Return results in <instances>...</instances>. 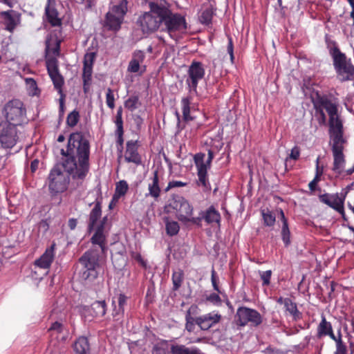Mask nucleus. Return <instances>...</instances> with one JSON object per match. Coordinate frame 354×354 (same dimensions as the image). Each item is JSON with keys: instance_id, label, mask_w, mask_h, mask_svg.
Returning a JSON list of instances; mask_svg holds the SVG:
<instances>
[{"instance_id": "1", "label": "nucleus", "mask_w": 354, "mask_h": 354, "mask_svg": "<svg viewBox=\"0 0 354 354\" xmlns=\"http://www.w3.org/2000/svg\"><path fill=\"white\" fill-rule=\"evenodd\" d=\"M136 25L143 34H151L159 28L170 35L187 29L185 18L178 13H173L165 6L158 2L149 3V11L141 14L137 19Z\"/></svg>"}, {"instance_id": "2", "label": "nucleus", "mask_w": 354, "mask_h": 354, "mask_svg": "<svg viewBox=\"0 0 354 354\" xmlns=\"http://www.w3.org/2000/svg\"><path fill=\"white\" fill-rule=\"evenodd\" d=\"M62 167L73 180L83 181L89 171L90 143L81 132L72 133L62 149Z\"/></svg>"}, {"instance_id": "3", "label": "nucleus", "mask_w": 354, "mask_h": 354, "mask_svg": "<svg viewBox=\"0 0 354 354\" xmlns=\"http://www.w3.org/2000/svg\"><path fill=\"white\" fill-rule=\"evenodd\" d=\"M99 250L91 248L79 259L81 269L78 272L80 279L86 284L93 282L99 275L100 269Z\"/></svg>"}, {"instance_id": "4", "label": "nucleus", "mask_w": 354, "mask_h": 354, "mask_svg": "<svg viewBox=\"0 0 354 354\" xmlns=\"http://www.w3.org/2000/svg\"><path fill=\"white\" fill-rule=\"evenodd\" d=\"M167 207L175 211L176 218L183 224L192 223L198 227H202V218L192 216L194 207L185 198L182 196L173 198Z\"/></svg>"}, {"instance_id": "5", "label": "nucleus", "mask_w": 354, "mask_h": 354, "mask_svg": "<svg viewBox=\"0 0 354 354\" xmlns=\"http://www.w3.org/2000/svg\"><path fill=\"white\" fill-rule=\"evenodd\" d=\"M5 118L3 122L15 126H21L27 120L26 108L24 103L19 99H12L7 102L2 109Z\"/></svg>"}, {"instance_id": "6", "label": "nucleus", "mask_w": 354, "mask_h": 354, "mask_svg": "<svg viewBox=\"0 0 354 354\" xmlns=\"http://www.w3.org/2000/svg\"><path fill=\"white\" fill-rule=\"evenodd\" d=\"M333 66L335 70L337 79L343 82L354 79V66L351 59H348L346 55L339 49H334Z\"/></svg>"}, {"instance_id": "7", "label": "nucleus", "mask_w": 354, "mask_h": 354, "mask_svg": "<svg viewBox=\"0 0 354 354\" xmlns=\"http://www.w3.org/2000/svg\"><path fill=\"white\" fill-rule=\"evenodd\" d=\"M127 4V0H120L118 5L112 6L105 15L104 27L109 30L118 31L128 10Z\"/></svg>"}, {"instance_id": "8", "label": "nucleus", "mask_w": 354, "mask_h": 354, "mask_svg": "<svg viewBox=\"0 0 354 354\" xmlns=\"http://www.w3.org/2000/svg\"><path fill=\"white\" fill-rule=\"evenodd\" d=\"M70 182L69 176L64 173L59 166L51 169L48 177V186L49 192L57 194L65 192Z\"/></svg>"}, {"instance_id": "9", "label": "nucleus", "mask_w": 354, "mask_h": 354, "mask_svg": "<svg viewBox=\"0 0 354 354\" xmlns=\"http://www.w3.org/2000/svg\"><path fill=\"white\" fill-rule=\"evenodd\" d=\"M235 322L240 327L245 326L248 324L256 327L262 323V317L257 310L241 306L237 308Z\"/></svg>"}, {"instance_id": "10", "label": "nucleus", "mask_w": 354, "mask_h": 354, "mask_svg": "<svg viewBox=\"0 0 354 354\" xmlns=\"http://www.w3.org/2000/svg\"><path fill=\"white\" fill-rule=\"evenodd\" d=\"M205 154L204 153H197L194 156V161L197 169V185L202 187L204 192H207L211 190V185L207 174V170L211 166L206 162H205Z\"/></svg>"}, {"instance_id": "11", "label": "nucleus", "mask_w": 354, "mask_h": 354, "mask_svg": "<svg viewBox=\"0 0 354 354\" xmlns=\"http://www.w3.org/2000/svg\"><path fill=\"white\" fill-rule=\"evenodd\" d=\"M17 126L8 122L0 123V145L3 149H12L17 144L19 136Z\"/></svg>"}, {"instance_id": "12", "label": "nucleus", "mask_w": 354, "mask_h": 354, "mask_svg": "<svg viewBox=\"0 0 354 354\" xmlns=\"http://www.w3.org/2000/svg\"><path fill=\"white\" fill-rule=\"evenodd\" d=\"M346 193L340 194L325 193L319 195V200L321 203L331 207L338 212L344 221H346V214L344 211V202Z\"/></svg>"}, {"instance_id": "13", "label": "nucleus", "mask_w": 354, "mask_h": 354, "mask_svg": "<svg viewBox=\"0 0 354 354\" xmlns=\"http://www.w3.org/2000/svg\"><path fill=\"white\" fill-rule=\"evenodd\" d=\"M205 74V71L203 64L200 62L193 61L187 71L188 77L186 80L190 93L194 92L195 94H198V82L204 77Z\"/></svg>"}, {"instance_id": "14", "label": "nucleus", "mask_w": 354, "mask_h": 354, "mask_svg": "<svg viewBox=\"0 0 354 354\" xmlns=\"http://www.w3.org/2000/svg\"><path fill=\"white\" fill-rule=\"evenodd\" d=\"M48 73L53 83L54 88L59 94L64 93L62 87L64 79L59 71L58 60L56 57H49L46 61Z\"/></svg>"}, {"instance_id": "15", "label": "nucleus", "mask_w": 354, "mask_h": 354, "mask_svg": "<svg viewBox=\"0 0 354 354\" xmlns=\"http://www.w3.org/2000/svg\"><path fill=\"white\" fill-rule=\"evenodd\" d=\"M221 315L218 312L212 311L196 317V324L201 330H207L219 323L221 320Z\"/></svg>"}, {"instance_id": "16", "label": "nucleus", "mask_w": 354, "mask_h": 354, "mask_svg": "<svg viewBox=\"0 0 354 354\" xmlns=\"http://www.w3.org/2000/svg\"><path fill=\"white\" fill-rule=\"evenodd\" d=\"M138 140H129L126 144L124 159L127 162H133L136 165L142 164V157L138 153Z\"/></svg>"}, {"instance_id": "17", "label": "nucleus", "mask_w": 354, "mask_h": 354, "mask_svg": "<svg viewBox=\"0 0 354 354\" xmlns=\"http://www.w3.org/2000/svg\"><path fill=\"white\" fill-rule=\"evenodd\" d=\"M0 16L3 20V24L6 30L12 32L20 21V15L13 10H9L0 12Z\"/></svg>"}, {"instance_id": "18", "label": "nucleus", "mask_w": 354, "mask_h": 354, "mask_svg": "<svg viewBox=\"0 0 354 354\" xmlns=\"http://www.w3.org/2000/svg\"><path fill=\"white\" fill-rule=\"evenodd\" d=\"M55 0H47L45 7V15L48 22L53 27H58L62 26V19L59 17V13L55 8Z\"/></svg>"}, {"instance_id": "19", "label": "nucleus", "mask_w": 354, "mask_h": 354, "mask_svg": "<svg viewBox=\"0 0 354 354\" xmlns=\"http://www.w3.org/2000/svg\"><path fill=\"white\" fill-rule=\"evenodd\" d=\"M55 243H53L39 259L35 261V266L40 268L48 269L55 258Z\"/></svg>"}, {"instance_id": "20", "label": "nucleus", "mask_w": 354, "mask_h": 354, "mask_svg": "<svg viewBox=\"0 0 354 354\" xmlns=\"http://www.w3.org/2000/svg\"><path fill=\"white\" fill-rule=\"evenodd\" d=\"M89 314L94 318L104 317L107 311V305L104 300L95 301L90 306L84 308Z\"/></svg>"}, {"instance_id": "21", "label": "nucleus", "mask_w": 354, "mask_h": 354, "mask_svg": "<svg viewBox=\"0 0 354 354\" xmlns=\"http://www.w3.org/2000/svg\"><path fill=\"white\" fill-rule=\"evenodd\" d=\"M322 319L317 328V337L320 339L323 337L328 336L330 338L334 337V332L332 324L328 322L324 315H322Z\"/></svg>"}, {"instance_id": "22", "label": "nucleus", "mask_w": 354, "mask_h": 354, "mask_svg": "<svg viewBox=\"0 0 354 354\" xmlns=\"http://www.w3.org/2000/svg\"><path fill=\"white\" fill-rule=\"evenodd\" d=\"M95 57L94 53H86L84 57L83 82H91L93 73V64Z\"/></svg>"}, {"instance_id": "23", "label": "nucleus", "mask_w": 354, "mask_h": 354, "mask_svg": "<svg viewBox=\"0 0 354 354\" xmlns=\"http://www.w3.org/2000/svg\"><path fill=\"white\" fill-rule=\"evenodd\" d=\"M106 236L105 233L95 232L91 238V242L93 245L91 248L95 247L99 250V254H104L106 250Z\"/></svg>"}, {"instance_id": "24", "label": "nucleus", "mask_w": 354, "mask_h": 354, "mask_svg": "<svg viewBox=\"0 0 354 354\" xmlns=\"http://www.w3.org/2000/svg\"><path fill=\"white\" fill-rule=\"evenodd\" d=\"M200 215H201L200 217L202 218V220L204 219L207 224L216 223L220 225L221 214L213 205H211L205 212H201Z\"/></svg>"}, {"instance_id": "25", "label": "nucleus", "mask_w": 354, "mask_h": 354, "mask_svg": "<svg viewBox=\"0 0 354 354\" xmlns=\"http://www.w3.org/2000/svg\"><path fill=\"white\" fill-rule=\"evenodd\" d=\"M170 354H201V351L196 347H187L184 344L177 343L169 345Z\"/></svg>"}, {"instance_id": "26", "label": "nucleus", "mask_w": 354, "mask_h": 354, "mask_svg": "<svg viewBox=\"0 0 354 354\" xmlns=\"http://www.w3.org/2000/svg\"><path fill=\"white\" fill-rule=\"evenodd\" d=\"M192 95H188L187 97H183L180 102L183 112V119L185 122H189L194 120V118L190 115V112L192 109L195 108V104H192Z\"/></svg>"}, {"instance_id": "27", "label": "nucleus", "mask_w": 354, "mask_h": 354, "mask_svg": "<svg viewBox=\"0 0 354 354\" xmlns=\"http://www.w3.org/2000/svg\"><path fill=\"white\" fill-rule=\"evenodd\" d=\"M102 215L101 200L96 199L94 207L90 212L88 219V230L91 231Z\"/></svg>"}, {"instance_id": "28", "label": "nucleus", "mask_w": 354, "mask_h": 354, "mask_svg": "<svg viewBox=\"0 0 354 354\" xmlns=\"http://www.w3.org/2000/svg\"><path fill=\"white\" fill-rule=\"evenodd\" d=\"M73 350L75 354H90V345L88 340L85 337H80L73 344Z\"/></svg>"}, {"instance_id": "29", "label": "nucleus", "mask_w": 354, "mask_h": 354, "mask_svg": "<svg viewBox=\"0 0 354 354\" xmlns=\"http://www.w3.org/2000/svg\"><path fill=\"white\" fill-rule=\"evenodd\" d=\"M148 189V195L151 196V197L158 198L160 196V188L159 186L158 171L157 170L153 171L152 182L151 183L149 184Z\"/></svg>"}, {"instance_id": "30", "label": "nucleus", "mask_w": 354, "mask_h": 354, "mask_svg": "<svg viewBox=\"0 0 354 354\" xmlns=\"http://www.w3.org/2000/svg\"><path fill=\"white\" fill-rule=\"evenodd\" d=\"M145 55L142 51H137L133 53V57L129 62L128 71L131 73H137L140 69V64L143 62Z\"/></svg>"}, {"instance_id": "31", "label": "nucleus", "mask_w": 354, "mask_h": 354, "mask_svg": "<svg viewBox=\"0 0 354 354\" xmlns=\"http://www.w3.org/2000/svg\"><path fill=\"white\" fill-rule=\"evenodd\" d=\"M198 310V307L196 305H192L189 309L187 310L185 315V328L189 332H193L195 329V324L196 318H194L192 316V314H194L196 313Z\"/></svg>"}, {"instance_id": "32", "label": "nucleus", "mask_w": 354, "mask_h": 354, "mask_svg": "<svg viewBox=\"0 0 354 354\" xmlns=\"http://www.w3.org/2000/svg\"><path fill=\"white\" fill-rule=\"evenodd\" d=\"M261 214L263 221V225L267 227L274 226L276 222L275 214L270 210L268 208L263 209L261 210Z\"/></svg>"}, {"instance_id": "33", "label": "nucleus", "mask_w": 354, "mask_h": 354, "mask_svg": "<svg viewBox=\"0 0 354 354\" xmlns=\"http://www.w3.org/2000/svg\"><path fill=\"white\" fill-rule=\"evenodd\" d=\"M164 220L167 234L170 236L176 235L180 230L178 223L177 221H171L167 217L165 218Z\"/></svg>"}, {"instance_id": "34", "label": "nucleus", "mask_w": 354, "mask_h": 354, "mask_svg": "<svg viewBox=\"0 0 354 354\" xmlns=\"http://www.w3.org/2000/svg\"><path fill=\"white\" fill-rule=\"evenodd\" d=\"M286 310L288 311L297 320L300 319L301 313L299 311L296 303L293 302L290 298H286L284 306Z\"/></svg>"}, {"instance_id": "35", "label": "nucleus", "mask_w": 354, "mask_h": 354, "mask_svg": "<svg viewBox=\"0 0 354 354\" xmlns=\"http://www.w3.org/2000/svg\"><path fill=\"white\" fill-rule=\"evenodd\" d=\"M173 290H178L182 286L184 280V272L181 269H178L172 273Z\"/></svg>"}, {"instance_id": "36", "label": "nucleus", "mask_w": 354, "mask_h": 354, "mask_svg": "<svg viewBox=\"0 0 354 354\" xmlns=\"http://www.w3.org/2000/svg\"><path fill=\"white\" fill-rule=\"evenodd\" d=\"M141 105L139 96L137 95H131L124 102V106L126 109L133 112Z\"/></svg>"}, {"instance_id": "37", "label": "nucleus", "mask_w": 354, "mask_h": 354, "mask_svg": "<svg viewBox=\"0 0 354 354\" xmlns=\"http://www.w3.org/2000/svg\"><path fill=\"white\" fill-rule=\"evenodd\" d=\"M281 236L285 246H288L291 243L290 231L289 229L288 222L282 223Z\"/></svg>"}, {"instance_id": "38", "label": "nucleus", "mask_w": 354, "mask_h": 354, "mask_svg": "<svg viewBox=\"0 0 354 354\" xmlns=\"http://www.w3.org/2000/svg\"><path fill=\"white\" fill-rule=\"evenodd\" d=\"M314 106L315 110V117L317 121L320 126H325L326 124V116L324 110L322 107L318 106L316 102L314 103Z\"/></svg>"}, {"instance_id": "39", "label": "nucleus", "mask_w": 354, "mask_h": 354, "mask_svg": "<svg viewBox=\"0 0 354 354\" xmlns=\"http://www.w3.org/2000/svg\"><path fill=\"white\" fill-rule=\"evenodd\" d=\"M64 330V326L59 322H55L48 328V332L50 333V337H55L58 338V335H60Z\"/></svg>"}, {"instance_id": "40", "label": "nucleus", "mask_w": 354, "mask_h": 354, "mask_svg": "<svg viewBox=\"0 0 354 354\" xmlns=\"http://www.w3.org/2000/svg\"><path fill=\"white\" fill-rule=\"evenodd\" d=\"M80 113L77 110H73L66 118V124L70 127H74L80 120Z\"/></svg>"}, {"instance_id": "41", "label": "nucleus", "mask_w": 354, "mask_h": 354, "mask_svg": "<svg viewBox=\"0 0 354 354\" xmlns=\"http://www.w3.org/2000/svg\"><path fill=\"white\" fill-rule=\"evenodd\" d=\"M113 310L111 313V315L113 321L119 322L122 321L124 315V309H121L118 306H116L115 301H112Z\"/></svg>"}, {"instance_id": "42", "label": "nucleus", "mask_w": 354, "mask_h": 354, "mask_svg": "<svg viewBox=\"0 0 354 354\" xmlns=\"http://www.w3.org/2000/svg\"><path fill=\"white\" fill-rule=\"evenodd\" d=\"M152 354H170L169 345L166 342H161L155 345L153 348Z\"/></svg>"}, {"instance_id": "43", "label": "nucleus", "mask_w": 354, "mask_h": 354, "mask_svg": "<svg viewBox=\"0 0 354 354\" xmlns=\"http://www.w3.org/2000/svg\"><path fill=\"white\" fill-rule=\"evenodd\" d=\"M212 17H213L212 9L207 8L202 12V13L199 17V20L201 24L207 25L212 22Z\"/></svg>"}, {"instance_id": "44", "label": "nucleus", "mask_w": 354, "mask_h": 354, "mask_svg": "<svg viewBox=\"0 0 354 354\" xmlns=\"http://www.w3.org/2000/svg\"><path fill=\"white\" fill-rule=\"evenodd\" d=\"M330 339L335 341L336 349H347L346 345L342 340L341 328L337 329V335L334 334V337Z\"/></svg>"}, {"instance_id": "45", "label": "nucleus", "mask_w": 354, "mask_h": 354, "mask_svg": "<svg viewBox=\"0 0 354 354\" xmlns=\"http://www.w3.org/2000/svg\"><path fill=\"white\" fill-rule=\"evenodd\" d=\"M129 189L127 183L125 180H120L116 184L115 194L118 196H122L126 194Z\"/></svg>"}, {"instance_id": "46", "label": "nucleus", "mask_w": 354, "mask_h": 354, "mask_svg": "<svg viewBox=\"0 0 354 354\" xmlns=\"http://www.w3.org/2000/svg\"><path fill=\"white\" fill-rule=\"evenodd\" d=\"M122 112H123L122 107V106L118 107L117 109L115 119L114 121V122L116 125V127H117L115 131L124 130Z\"/></svg>"}, {"instance_id": "47", "label": "nucleus", "mask_w": 354, "mask_h": 354, "mask_svg": "<svg viewBox=\"0 0 354 354\" xmlns=\"http://www.w3.org/2000/svg\"><path fill=\"white\" fill-rule=\"evenodd\" d=\"M272 270L259 271L261 279L263 281L262 285L268 286L270 284V279L272 277Z\"/></svg>"}, {"instance_id": "48", "label": "nucleus", "mask_w": 354, "mask_h": 354, "mask_svg": "<svg viewBox=\"0 0 354 354\" xmlns=\"http://www.w3.org/2000/svg\"><path fill=\"white\" fill-rule=\"evenodd\" d=\"M106 103L107 106L111 109L115 107V98L113 91L111 88H108L106 91Z\"/></svg>"}, {"instance_id": "49", "label": "nucleus", "mask_w": 354, "mask_h": 354, "mask_svg": "<svg viewBox=\"0 0 354 354\" xmlns=\"http://www.w3.org/2000/svg\"><path fill=\"white\" fill-rule=\"evenodd\" d=\"M326 44L327 46V48L329 50L330 55H331L332 58H333L334 54L333 53L334 49H335V48L339 49V47L337 46L336 41L330 39L328 36H326Z\"/></svg>"}, {"instance_id": "50", "label": "nucleus", "mask_w": 354, "mask_h": 354, "mask_svg": "<svg viewBox=\"0 0 354 354\" xmlns=\"http://www.w3.org/2000/svg\"><path fill=\"white\" fill-rule=\"evenodd\" d=\"M107 221V216L103 217L102 219L100 221L99 224L97 225L95 232H99L100 233H105L106 234H108V232L106 230Z\"/></svg>"}, {"instance_id": "51", "label": "nucleus", "mask_w": 354, "mask_h": 354, "mask_svg": "<svg viewBox=\"0 0 354 354\" xmlns=\"http://www.w3.org/2000/svg\"><path fill=\"white\" fill-rule=\"evenodd\" d=\"M26 82L29 85L30 89H31L32 95H37L39 94V91L37 86L36 81L32 78L26 79Z\"/></svg>"}, {"instance_id": "52", "label": "nucleus", "mask_w": 354, "mask_h": 354, "mask_svg": "<svg viewBox=\"0 0 354 354\" xmlns=\"http://www.w3.org/2000/svg\"><path fill=\"white\" fill-rule=\"evenodd\" d=\"M187 185V183H184L180 180H172L169 182L167 187L165 189V191L167 192L171 189L175 187H185Z\"/></svg>"}, {"instance_id": "53", "label": "nucleus", "mask_w": 354, "mask_h": 354, "mask_svg": "<svg viewBox=\"0 0 354 354\" xmlns=\"http://www.w3.org/2000/svg\"><path fill=\"white\" fill-rule=\"evenodd\" d=\"M227 51L230 55L231 62L234 63V44H233V41H232V38L231 37H228V44H227Z\"/></svg>"}, {"instance_id": "54", "label": "nucleus", "mask_w": 354, "mask_h": 354, "mask_svg": "<svg viewBox=\"0 0 354 354\" xmlns=\"http://www.w3.org/2000/svg\"><path fill=\"white\" fill-rule=\"evenodd\" d=\"M59 50H60V42L59 41H56L55 46L52 48H50L48 44L46 46V50L48 53H51L54 55H57V56L59 55Z\"/></svg>"}, {"instance_id": "55", "label": "nucleus", "mask_w": 354, "mask_h": 354, "mask_svg": "<svg viewBox=\"0 0 354 354\" xmlns=\"http://www.w3.org/2000/svg\"><path fill=\"white\" fill-rule=\"evenodd\" d=\"M211 272H212L211 281H212V283L214 290L217 291V292H220L219 287H218V279H217V277H216V271L214 270V268L212 270Z\"/></svg>"}, {"instance_id": "56", "label": "nucleus", "mask_w": 354, "mask_h": 354, "mask_svg": "<svg viewBox=\"0 0 354 354\" xmlns=\"http://www.w3.org/2000/svg\"><path fill=\"white\" fill-rule=\"evenodd\" d=\"M319 158H317L316 160V174L313 179L319 182L321 180V176L323 174V167H319Z\"/></svg>"}, {"instance_id": "57", "label": "nucleus", "mask_w": 354, "mask_h": 354, "mask_svg": "<svg viewBox=\"0 0 354 354\" xmlns=\"http://www.w3.org/2000/svg\"><path fill=\"white\" fill-rule=\"evenodd\" d=\"M128 297L124 294H120L118 297V307L121 309H124V306L127 305Z\"/></svg>"}, {"instance_id": "58", "label": "nucleus", "mask_w": 354, "mask_h": 354, "mask_svg": "<svg viewBox=\"0 0 354 354\" xmlns=\"http://www.w3.org/2000/svg\"><path fill=\"white\" fill-rule=\"evenodd\" d=\"M207 300L214 304H219L221 301L220 296L217 293H212L207 297Z\"/></svg>"}, {"instance_id": "59", "label": "nucleus", "mask_w": 354, "mask_h": 354, "mask_svg": "<svg viewBox=\"0 0 354 354\" xmlns=\"http://www.w3.org/2000/svg\"><path fill=\"white\" fill-rule=\"evenodd\" d=\"M299 156H300V150H299V148L297 146L294 147L292 150H291V152H290V154L289 156V158L290 159H292V160H297L299 159Z\"/></svg>"}, {"instance_id": "60", "label": "nucleus", "mask_w": 354, "mask_h": 354, "mask_svg": "<svg viewBox=\"0 0 354 354\" xmlns=\"http://www.w3.org/2000/svg\"><path fill=\"white\" fill-rule=\"evenodd\" d=\"M60 97L59 99V113L61 115H63L64 113V108H65V98L66 95L64 93L59 94Z\"/></svg>"}, {"instance_id": "61", "label": "nucleus", "mask_w": 354, "mask_h": 354, "mask_svg": "<svg viewBox=\"0 0 354 354\" xmlns=\"http://www.w3.org/2000/svg\"><path fill=\"white\" fill-rule=\"evenodd\" d=\"M115 135L117 136V144L119 145L121 148L123 147L124 143V138H123V134H124V130H120V131H115Z\"/></svg>"}, {"instance_id": "62", "label": "nucleus", "mask_w": 354, "mask_h": 354, "mask_svg": "<svg viewBox=\"0 0 354 354\" xmlns=\"http://www.w3.org/2000/svg\"><path fill=\"white\" fill-rule=\"evenodd\" d=\"M96 1L97 0H80V3H85V8L89 10L95 6Z\"/></svg>"}, {"instance_id": "63", "label": "nucleus", "mask_w": 354, "mask_h": 354, "mask_svg": "<svg viewBox=\"0 0 354 354\" xmlns=\"http://www.w3.org/2000/svg\"><path fill=\"white\" fill-rule=\"evenodd\" d=\"M39 162L37 159L33 160L30 163V170L32 173H35L39 167Z\"/></svg>"}, {"instance_id": "64", "label": "nucleus", "mask_w": 354, "mask_h": 354, "mask_svg": "<svg viewBox=\"0 0 354 354\" xmlns=\"http://www.w3.org/2000/svg\"><path fill=\"white\" fill-rule=\"evenodd\" d=\"M277 211L279 214L280 219H281L282 223L288 222V218L285 216L283 209L281 208H279L277 209Z\"/></svg>"}]
</instances>
